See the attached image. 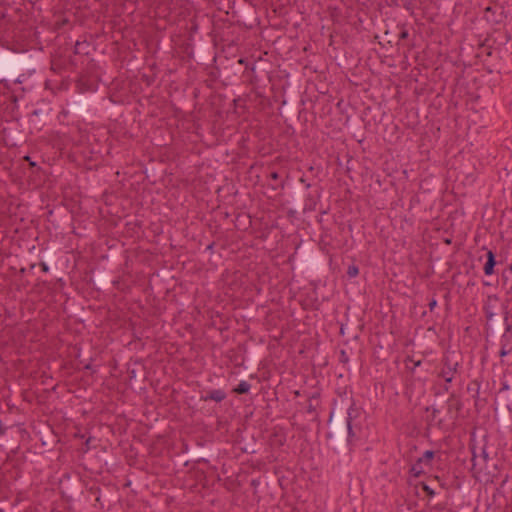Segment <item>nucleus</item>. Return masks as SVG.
Listing matches in <instances>:
<instances>
[{
    "mask_svg": "<svg viewBox=\"0 0 512 512\" xmlns=\"http://www.w3.org/2000/svg\"><path fill=\"white\" fill-rule=\"evenodd\" d=\"M226 393L222 389H215L208 391L205 395L200 396L201 401H215V402H221L226 398Z\"/></svg>",
    "mask_w": 512,
    "mask_h": 512,
    "instance_id": "nucleus-5",
    "label": "nucleus"
},
{
    "mask_svg": "<svg viewBox=\"0 0 512 512\" xmlns=\"http://www.w3.org/2000/svg\"><path fill=\"white\" fill-rule=\"evenodd\" d=\"M361 409L356 406L352 397L339 396L334 399L330 413L328 434L333 439L337 449L344 451L359 438L361 431Z\"/></svg>",
    "mask_w": 512,
    "mask_h": 512,
    "instance_id": "nucleus-1",
    "label": "nucleus"
},
{
    "mask_svg": "<svg viewBox=\"0 0 512 512\" xmlns=\"http://www.w3.org/2000/svg\"><path fill=\"white\" fill-rule=\"evenodd\" d=\"M512 352V345L502 344L499 351L500 357H504Z\"/></svg>",
    "mask_w": 512,
    "mask_h": 512,
    "instance_id": "nucleus-13",
    "label": "nucleus"
},
{
    "mask_svg": "<svg viewBox=\"0 0 512 512\" xmlns=\"http://www.w3.org/2000/svg\"><path fill=\"white\" fill-rule=\"evenodd\" d=\"M339 361L343 364H347L349 362V356L345 350L340 351Z\"/></svg>",
    "mask_w": 512,
    "mask_h": 512,
    "instance_id": "nucleus-15",
    "label": "nucleus"
},
{
    "mask_svg": "<svg viewBox=\"0 0 512 512\" xmlns=\"http://www.w3.org/2000/svg\"><path fill=\"white\" fill-rule=\"evenodd\" d=\"M434 451H431V450H427L423 453L422 457H420L418 460L420 461V463H422L423 465H426V466H431V461L433 460L434 458Z\"/></svg>",
    "mask_w": 512,
    "mask_h": 512,
    "instance_id": "nucleus-9",
    "label": "nucleus"
},
{
    "mask_svg": "<svg viewBox=\"0 0 512 512\" xmlns=\"http://www.w3.org/2000/svg\"><path fill=\"white\" fill-rule=\"evenodd\" d=\"M90 441H91V438H88V439H87V441H86V443H85V444H86L87 449H89Z\"/></svg>",
    "mask_w": 512,
    "mask_h": 512,
    "instance_id": "nucleus-19",
    "label": "nucleus"
},
{
    "mask_svg": "<svg viewBox=\"0 0 512 512\" xmlns=\"http://www.w3.org/2000/svg\"><path fill=\"white\" fill-rule=\"evenodd\" d=\"M448 389H449V388H448V386H447V385H445V386H444V390H445V391H448Z\"/></svg>",
    "mask_w": 512,
    "mask_h": 512,
    "instance_id": "nucleus-22",
    "label": "nucleus"
},
{
    "mask_svg": "<svg viewBox=\"0 0 512 512\" xmlns=\"http://www.w3.org/2000/svg\"><path fill=\"white\" fill-rule=\"evenodd\" d=\"M487 256H488V259L484 266V272L486 275H492L494 272V266H495L494 255L491 251H489Z\"/></svg>",
    "mask_w": 512,
    "mask_h": 512,
    "instance_id": "nucleus-7",
    "label": "nucleus"
},
{
    "mask_svg": "<svg viewBox=\"0 0 512 512\" xmlns=\"http://www.w3.org/2000/svg\"><path fill=\"white\" fill-rule=\"evenodd\" d=\"M404 362L406 364V367L413 372L416 367H419L421 365L422 360H415L412 356H407Z\"/></svg>",
    "mask_w": 512,
    "mask_h": 512,
    "instance_id": "nucleus-11",
    "label": "nucleus"
},
{
    "mask_svg": "<svg viewBox=\"0 0 512 512\" xmlns=\"http://www.w3.org/2000/svg\"><path fill=\"white\" fill-rule=\"evenodd\" d=\"M426 411H431V421H434L439 414V409L435 408L434 406L426 407Z\"/></svg>",
    "mask_w": 512,
    "mask_h": 512,
    "instance_id": "nucleus-14",
    "label": "nucleus"
},
{
    "mask_svg": "<svg viewBox=\"0 0 512 512\" xmlns=\"http://www.w3.org/2000/svg\"><path fill=\"white\" fill-rule=\"evenodd\" d=\"M362 322H342L340 327V333L348 336L349 339L357 340L363 330Z\"/></svg>",
    "mask_w": 512,
    "mask_h": 512,
    "instance_id": "nucleus-3",
    "label": "nucleus"
},
{
    "mask_svg": "<svg viewBox=\"0 0 512 512\" xmlns=\"http://www.w3.org/2000/svg\"><path fill=\"white\" fill-rule=\"evenodd\" d=\"M496 330H497L498 332H500V331L502 330V322H501V321H498V322L496 323Z\"/></svg>",
    "mask_w": 512,
    "mask_h": 512,
    "instance_id": "nucleus-17",
    "label": "nucleus"
},
{
    "mask_svg": "<svg viewBox=\"0 0 512 512\" xmlns=\"http://www.w3.org/2000/svg\"><path fill=\"white\" fill-rule=\"evenodd\" d=\"M130 374H131V376H130L131 378L136 377V374H135V371H134V370H132V371L130 372Z\"/></svg>",
    "mask_w": 512,
    "mask_h": 512,
    "instance_id": "nucleus-20",
    "label": "nucleus"
},
{
    "mask_svg": "<svg viewBox=\"0 0 512 512\" xmlns=\"http://www.w3.org/2000/svg\"><path fill=\"white\" fill-rule=\"evenodd\" d=\"M251 384L247 381H241L237 387L233 389V392L236 394H246L250 391Z\"/></svg>",
    "mask_w": 512,
    "mask_h": 512,
    "instance_id": "nucleus-8",
    "label": "nucleus"
},
{
    "mask_svg": "<svg viewBox=\"0 0 512 512\" xmlns=\"http://www.w3.org/2000/svg\"><path fill=\"white\" fill-rule=\"evenodd\" d=\"M424 466L422 463H420L419 460L416 461V463H414L411 468H410V473L414 476V477H418L420 476L422 473H424Z\"/></svg>",
    "mask_w": 512,
    "mask_h": 512,
    "instance_id": "nucleus-10",
    "label": "nucleus"
},
{
    "mask_svg": "<svg viewBox=\"0 0 512 512\" xmlns=\"http://www.w3.org/2000/svg\"><path fill=\"white\" fill-rule=\"evenodd\" d=\"M461 409L462 403L460 399L452 393L447 400V412L450 415V419H456Z\"/></svg>",
    "mask_w": 512,
    "mask_h": 512,
    "instance_id": "nucleus-4",
    "label": "nucleus"
},
{
    "mask_svg": "<svg viewBox=\"0 0 512 512\" xmlns=\"http://www.w3.org/2000/svg\"><path fill=\"white\" fill-rule=\"evenodd\" d=\"M457 367L458 361L454 360L451 355L446 354L443 358V368L439 375L444 378L446 383H451Z\"/></svg>",
    "mask_w": 512,
    "mask_h": 512,
    "instance_id": "nucleus-2",
    "label": "nucleus"
},
{
    "mask_svg": "<svg viewBox=\"0 0 512 512\" xmlns=\"http://www.w3.org/2000/svg\"><path fill=\"white\" fill-rule=\"evenodd\" d=\"M358 274V268L356 266H350L348 268L349 277H355Z\"/></svg>",
    "mask_w": 512,
    "mask_h": 512,
    "instance_id": "nucleus-16",
    "label": "nucleus"
},
{
    "mask_svg": "<svg viewBox=\"0 0 512 512\" xmlns=\"http://www.w3.org/2000/svg\"><path fill=\"white\" fill-rule=\"evenodd\" d=\"M503 324L505 325V331L501 337V345H512V326L508 322H503Z\"/></svg>",
    "mask_w": 512,
    "mask_h": 512,
    "instance_id": "nucleus-6",
    "label": "nucleus"
},
{
    "mask_svg": "<svg viewBox=\"0 0 512 512\" xmlns=\"http://www.w3.org/2000/svg\"><path fill=\"white\" fill-rule=\"evenodd\" d=\"M85 369H92V365H91V364H87V365L85 366Z\"/></svg>",
    "mask_w": 512,
    "mask_h": 512,
    "instance_id": "nucleus-21",
    "label": "nucleus"
},
{
    "mask_svg": "<svg viewBox=\"0 0 512 512\" xmlns=\"http://www.w3.org/2000/svg\"><path fill=\"white\" fill-rule=\"evenodd\" d=\"M482 455L485 460L488 458V454L485 450H483Z\"/></svg>",
    "mask_w": 512,
    "mask_h": 512,
    "instance_id": "nucleus-18",
    "label": "nucleus"
},
{
    "mask_svg": "<svg viewBox=\"0 0 512 512\" xmlns=\"http://www.w3.org/2000/svg\"><path fill=\"white\" fill-rule=\"evenodd\" d=\"M421 488L429 498L434 497L435 491L428 484H426L425 482H422Z\"/></svg>",
    "mask_w": 512,
    "mask_h": 512,
    "instance_id": "nucleus-12",
    "label": "nucleus"
}]
</instances>
